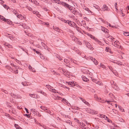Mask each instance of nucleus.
<instances>
[{
  "mask_svg": "<svg viewBox=\"0 0 129 129\" xmlns=\"http://www.w3.org/2000/svg\"><path fill=\"white\" fill-rule=\"evenodd\" d=\"M55 3H57L58 4H60L61 5V3L63 2H60L59 0H53Z\"/></svg>",
  "mask_w": 129,
  "mask_h": 129,
  "instance_id": "obj_12",
  "label": "nucleus"
},
{
  "mask_svg": "<svg viewBox=\"0 0 129 129\" xmlns=\"http://www.w3.org/2000/svg\"><path fill=\"white\" fill-rule=\"evenodd\" d=\"M47 112L49 114H51V112L50 110H48V111H47Z\"/></svg>",
  "mask_w": 129,
  "mask_h": 129,
  "instance_id": "obj_57",
  "label": "nucleus"
},
{
  "mask_svg": "<svg viewBox=\"0 0 129 129\" xmlns=\"http://www.w3.org/2000/svg\"><path fill=\"white\" fill-rule=\"evenodd\" d=\"M62 101L63 102H64L67 104H68V101L64 99H62Z\"/></svg>",
  "mask_w": 129,
  "mask_h": 129,
  "instance_id": "obj_38",
  "label": "nucleus"
},
{
  "mask_svg": "<svg viewBox=\"0 0 129 129\" xmlns=\"http://www.w3.org/2000/svg\"><path fill=\"white\" fill-rule=\"evenodd\" d=\"M18 13L16 15L17 17L19 19H22V15L21 14H18Z\"/></svg>",
  "mask_w": 129,
  "mask_h": 129,
  "instance_id": "obj_21",
  "label": "nucleus"
},
{
  "mask_svg": "<svg viewBox=\"0 0 129 129\" xmlns=\"http://www.w3.org/2000/svg\"><path fill=\"white\" fill-rule=\"evenodd\" d=\"M94 63L96 65L98 63V62L95 59V60H94L93 61Z\"/></svg>",
  "mask_w": 129,
  "mask_h": 129,
  "instance_id": "obj_34",
  "label": "nucleus"
},
{
  "mask_svg": "<svg viewBox=\"0 0 129 129\" xmlns=\"http://www.w3.org/2000/svg\"><path fill=\"white\" fill-rule=\"evenodd\" d=\"M103 7L105 10H107L108 11V7L106 6V5H104L103 6Z\"/></svg>",
  "mask_w": 129,
  "mask_h": 129,
  "instance_id": "obj_23",
  "label": "nucleus"
},
{
  "mask_svg": "<svg viewBox=\"0 0 129 129\" xmlns=\"http://www.w3.org/2000/svg\"><path fill=\"white\" fill-rule=\"evenodd\" d=\"M71 61H72V62H73L74 63H75V64H77V61L71 59Z\"/></svg>",
  "mask_w": 129,
  "mask_h": 129,
  "instance_id": "obj_28",
  "label": "nucleus"
},
{
  "mask_svg": "<svg viewBox=\"0 0 129 129\" xmlns=\"http://www.w3.org/2000/svg\"><path fill=\"white\" fill-rule=\"evenodd\" d=\"M85 9L86 10L88 11V12H89V11L91 12V11L89 10V9L88 8H85Z\"/></svg>",
  "mask_w": 129,
  "mask_h": 129,
  "instance_id": "obj_59",
  "label": "nucleus"
},
{
  "mask_svg": "<svg viewBox=\"0 0 129 129\" xmlns=\"http://www.w3.org/2000/svg\"><path fill=\"white\" fill-rule=\"evenodd\" d=\"M84 77L86 78V77L84 76H82V79L83 80V81L86 82H88L89 80L87 78H86L85 80L84 79Z\"/></svg>",
  "mask_w": 129,
  "mask_h": 129,
  "instance_id": "obj_16",
  "label": "nucleus"
},
{
  "mask_svg": "<svg viewBox=\"0 0 129 129\" xmlns=\"http://www.w3.org/2000/svg\"><path fill=\"white\" fill-rule=\"evenodd\" d=\"M33 3L34 4H35V5H36L38 6L39 5V3L37 2V1H36V0H35V2H33Z\"/></svg>",
  "mask_w": 129,
  "mask_h": 129,
  "instance_id": "obj_25",
  "label": "nucleus"
},
{
  "mask_svg": "<svg viewBox=\"0 0 129 129\" xmlns=\"http://www.w3.org/2000/svg\"><path fill=\"white\" fill-rule=\"evenodd\" d=\"M110 48L109 47H106L105 49V51L107 52H110Z\"/></svg>",
  "mask_w": 129,
  "mask_h": 129,
  "instance_id": "obj_24",
  "label": "nucleus"
},
{
  "mask_svg": "<svg viewBox=\"0 0 129 129\" xmlns=\"http://www.w3.org/2000/svg\"><path fill=\"white\" fill-rule=\"evenodd\" d=\"M84 103H85L86 105H88V104H89V103L88 102H86L85 100H84L82 98H80Z\"/></svg>",
  "mask_w": 129,
  "mask_h": 129,
  "instance_id": "obj_15",
  "label": "nucleus"
},
{
  "mask_svg": "<svg viewBox=\"0 0 129 129\" xmlns=\"http://www.w3.org/2000/svg\"><path fill=\"white\" fill-rule=\"evenodd\" d=\"M2 90L3 91H4L5 93H8V92L6 90H4L3 89Z\"/></svg>",
  "mask_w": 129,
  "mask_h": 129,
  "instance_id": "obj_56",
  "label": "nucleus"
},
{
  "mask_svg": "<svg viewBox=\"0 0 129 129\" xmlns=\"http://www.w3.org/2000/svg\"><path fill=\"white\" fill-rule=\"evenodd\" d=\"M14 126L17 129H18L19 128V126L17 124H15L14 125Z\"/></svg>",
  "mask_w": 129,
  "mask_h": 129,
  "instance_id": "obj_41",
  "label": "nucleus"
},
{
  "mask_svg": "<svg viewBox=\"0 0 129 129\" xmlns=\"http://www.w3.org/2000/svg\"><path fill=\"white\" fill-rule=\"evenodd\" d=\"M109 25L110 27H111L112 28H114L115 26H112L110 24H109Z\"/></svg>",
  "mask_w": 129,
  "mask_h": 129,
  "instance_id": "obj_60",
  "label": "nucleus"
},
{
  "mask_svg": "<svg viewBox=\"0 0 129 129\" xmlns=\"http://www.w3.org/2000/svg\"><path fill=\"white\" fill-rule=\"evenodd\" d=\"M93 7H95V8L96 9H99V7L97 5H94L93 6Z\"/></svg>",
  "mask_w": 129,
  "mask_h": 129,
  "instance_id": "obj_33",
  "label": "nucleus"
},
{
  "mask_svg": "<svg viewBox=\"0 0 129 129\" xmlns=\"http://www.w3.org/2000/svg\"><path fill=\"white\" fill-rule=\"evenodd\" d=\"M112 87H113L114 89L116 90H118L119 89V88L117 86V85H116L114 86H112Z\"/></svg>",
  "mask_w": 129,
  "mask_h": 129,
  "instance_id": "obj_14",
  "label": "nucleus"
},
{
  "mask_svg": "<svg viewBox=\"0 0 129 129\" xmlns=\"http://www.w3.org/2000/svg\"><path fill=\"white\" fill-rule=\"evenodd\" d=\"M81 28H79V27H77L76 28V30L79 32H81L80 31V29Z\"/></svg>",
  "mask_w": 129,
  "mask_h": 129,
  "instance_id": "obj_37",
  "label": "nucleus"
},
{
  "mask_svg": "<svg viewBox=\"0 0 129 129\" xmlns=\"http://www.w3.org/2000/svg\"><path fill=\"white\" fill-rule=\"evenodd\" d=\"M68 84L71 85V86L72 87H73V86H75V84L74 82H68Z\"/></svg>",
  "mask_w": 129,
  "mask_h": 129,
  "instance_id": "obj_8",
  "label": "nucleus"
},
{
  "mask_svg": "<svg viewBox=\"0 0 129 129\" xmlns=\"http://www.w3.org/2000/svg\"><path fill=\"white\" fill-rule=\"evenodd\" d=\"M35 122L36 123H37L40 126H42L40 124V123H39L37 121H36L35 120Z\"/></svg>",
  "mask_w": 129,
  "mask_h": 129,
  "instance_id": "obj_42",
  "label": "nucleus"
},
{
  "mask_svg": "<svg viewBox=\"0 0 129 129\" xmlns=\"http://www.w3.org/2000/svg\"><path fill=\"white\" fill-rule=\"evenodd\" d=\"M30 96L32 98H39V96L37 94H29Z\"/></svg>",
  "mask_w": 129,
  "mask_h": 129,
  "instance_id": "obj_4",
  "label": "nucleus"
},
{
  "mask_svg": "<svg viewBox=\"0 0 129 129\" xmlns=\"http://www.w3.org/2000/svg\"><path fill=\"white\" fill-rule=\"evenodd\" d=\"M87 35L89 36L91 38H93V37H94L93 36H92V35L88 33Z\"/></svg>",
  "mask_w": 129,
  "mask_h": 129,
  "instance_id": "obj_32",
  "label": "nucleus"
},
{
  "mask_svg": "<svg viewBox=\"0 0 129 129\" xmlns=\"http://www.w3.org/2000/svg\"><path fill=\"white\" fill-rule=\"evenodd\" d=\"M105 102H107V103H108V104H110V102H111V101H107V100L105 101Z\"/></svg>",
  "mask_w": 129,
  "mask_h": 129,
  "instance_id": "obj_58",
  "label": "nucleus"
},
{
  "mask_svg": "<svg viewBox=\"0 0 129 129\" xmlns=\"http://www.w3.org/2000/svg\"><path fill=\"white\" fill-rule=\"evenodd\" d=\"M115 9L117 10V3H115Z\"/></svg>",
  "mask_w": 129,
  "mask_h": 129,
  "instance_id": "obj_47",
  "label": "nucleus"
},
{
  "mask_svg": "<svg viewBox=\"0 0 129 129\" xmlns=\"http://www.w3.org/2000/svg\"><path fill=\"white\" fill-rule=\"evenodd\" d=\"M0 2H1L0 3L2 4H3L4 3V2L2 1V0H0Z\"/></svg>",
  "mask_w": 129,
  "mask_h": 129,
  "instance_id": "obj_63",
  "label": "nucleus"
},
{
  "mask_svg": "<svg viewBox=\"0 0 129 129\" xmlns=\"http://www.w3.org/2000/svg\"><path fill=\"white\" fill-rule=\"evenodd\" d=\"M41 44L42 46L43 47H44L46 45L45 44L42 42H41Z\"/></svg>",
  "mask_w": 129,
  "mask_h": 129,
  "instance_id": "obj_53",
  "label": "nucleus"
},
{
  "mask_svg": "<svg viewBox=\"0 0 129 129\" xmlns=\"http://www.w3.org/2000/svg\"><path fill=\"white\" fill-rule=\"evenodd\" d=\"M11 40H12L13 39V36L10 34V35H8V36H7Z\"/></svg>",
  "mask_w": 129,
  "mask_h": 129,
  "instance_id": "obj_18",
  "label": "nucleus"
},
{
  "mask_svg": "<svg viewBox=\"0 0 129 129\" xmlns=\"http://www.w3.org/2000/svg\"><path fill=\"white\" fill-rule=\"evenodd\" d=\"M93 40H94L96 42L97 41V40H98L97 39L95 38L94 37H93Z\"/></svg>",
  "mask_w": 129,
  "mask_h": 129,
  "instance_id": "obj_55",
  "label": "nucleus"
},
{
  "mask_svg": "<svg viewBox=\"0 0 129 129\" xmlns=\"http://www.w3.org/2000/svg\"><path fill=\"white\" fill-rule=\"evenodd\" d=\"M26 7L30 11H31L32 10V9L30 7H29L28 6H26Z\"/></svg>",
  "mask_w": 129,
  "mask_h": 129,
  "instance_id": "obj_36",
  "label": "nucleus"
},
{
  "mask_svg": "<svg viewBox=\"0 0 129 129\" xmlns=\"http://www.w3.org/2000/svg\"><path fill=\"white\" fill-rule=\"evenodd\" d=\"M123 34L126 36H129V32H125L123 33Z\"/></svg>",
  "mask_w": 129,
  "mask_h": 129,
  "instance_id": "obj_29",
  "label": "nucleus"
},
{
  "mask_svg": "<svg viewBox=\"0 0 129 129\" xmlns=\"http://www.w3.org/2000/svg\"><path fill=\"white\" fill-rule=\"evenodd\" d=\"M99 115L100 117L101 118H105L106 115H103V114H99Z\"/></svg>",
  "mask_w": 129,
  "mask_h": 129,
  "instance_id": "obj_19",
  "label": "nucleus"
},
{
  "mask_svg": "<svg viewBox=\"0 0 129 129\" xmlns=\"http://www.w3.org/2000/svg\"><path fill=\"white\" fill-rule=\"evenodd\" d=\"M96 42L100 45H101L102 44L101 42L98 40H97V41Z\"/></svg>",
  "mask_w": 129,
  "mask_h": 129,
  "instance_id": "obj_40",
  "label": "nucleus"
},
{
  "mask_svg": "<svg viewBox=\"0 0 129 129\" xmlns=\"http://www.w3.org/2000/svg\"><path fill=\"white\" fill-rule=\"evenodd\" d=\"M50 91H51L52 92L54 93H58V92L57 91H56V90L55 89H51V88H50Z\"/></svg>",
  "mask_w": 129,
  "mask_h": 129,
  "instance_id": "obj_10",
  "label": "nucleus"
},
{
  "mask_svg": "<svg viewBox=\"0 0 129 129\" xmlns=\"http://www.w3.org/2000/svg\"><path fill=\"white\" fill-rule=\"evenodd\" d=\"M61 5H63L66 8H68L72 12L73 14H74V13H75V12L74 11L73 9V7L67 4L66 3L64 2H62L61 3Z\"/></svg>",
  "mask_w": 129,
  "mask_h": 129,
  "instance_id": "obj_1",
  "label": "nucleus"
},
{
  "mask_svg": "<svg viewBox=\"0 0 129 129\" xmlns=\"http://www.w3.org/2000/svg\"><path fill=\"white\" fill-rule=\"evenodd\" d=\"M41 108L42 109L44 110L45 111L46 110H47V109H46V108L43 106H41Z\"/></svg>",
  "mask_w": 129,
  "mask_h": 129,
  "instance_id": "obj_30",
  "label": "nucleus"
},
{
  "mask_svg": "<svg viewBox=\"0 0 129 129\" xmlns=\"http://www.w3.org/2000/svg\"><path fill=\"white\" fill-rule=\"evenodd\" d=\"M84 19L85 20H86V21H89V19L87 18L86 17H85L84 18Z\"/></svg>",
  "mask_w": 129,
  "mask_h": 129,
  "instance_id": "obj_52",
  "label": "nucleus"
},
{
  "mask_svg": "<svg viewBox=\"0 0 129 129\" xmlns=\"http://www.w3.org/2000/svg\"><path fill=\"white\" fill-rule=\"evenodd\" d=\"M100 66L101 67H102L103 68L105 69V68H106L105 66L103 63H101V64H100Z\"/></svg>",
  "mask_w": 129,
  "mask_h": 129,
  "instance_id": "obj_31",
  "label": "nucleus"
},
{
  "mask_svg": "<svg viewBox=\"0 0 129 129\" xmlns=\"http://www.w3.org/2000/svg\"><path fill=\"white\" fill-rule=\"evenodd\" d=\"M119 42L118 41H116L114 42V44H117V43H118Z\"/></svg>",
  "mask_w": 129,
  "mask_h": 129,
  "instance_id": "obj_64",
  "label": "nucleus"
},
{
  "mask_svg": "<svg viewBox=\"0 0 129 129\" xmlns=\"http://www.w3.org/2000/svg\"><path fill=\"white\" fill-rule=\"evenodd\" d=\"M43 9L44 10V11H48V10L47 8H43Z\"/></svg>",
  "mask_w": 129,
  "mask_h": 129,
  "instance_id": "obj_51",
  "label": "nucleus"
},
{
  "mask_svg": "<svg viewBox=\"0 0 129 129\" xmlns=\"http://www.w3.org/2000/svg\"><path fill=\"white\" fill-rule=\"evenodd\" d=\"M25 110H26V113H29V112H28V109L26 108H25Z\"/></svg>",
  "mask_w": 129,
  "mask_h": 129,
  "instance_id": "obj_61",
  "label": "nucleus"
},
{
  "mask_svg": "<svg viewBox=\"0 0 129 129\" xmlns=\"http://www.w3.org/2000/svg\"><path fill=\"white\" fill-rule=\"evenodd\" d=\"M76 121V122L79 123V124H81V122H80L79 120H78V119L76 118H75L74 119Z\"/></svg>",
  "mask_w": 129,
  "mask_h": 129,
  "instance_id": "obj_27",
  "label": "nucleus"
},
{
  "mask_svg": "<svg viewBox=\"0 0 129 129\" xmlns=\"http://www.w3.org/2000/svg\"><path fill=\"white\" fill-rule=\"evenodd\" d=\"M1 19L2 21H4L5 22L6 21V20H7V19H6L4 17L2 16V17L0 18Z\"/></svg>",
  "mask_w": 129,
  "mask_h": 129,
  "instance_id": "obj_17",
  "label": "nucleus"
},
{
  "mask_svg": "<svg viewBox=\"0 0 129 129\" xmlns=\"http://www.w3.org/2000/svg\"><path fill=\"white\" fill-rule=\"evenodd\" d=\"M85 44L86 46L90 50H92L93 49L89 43L88 42H86Z\"/></svg>",
  "mask_w": 129,
  "mask_h": 129,
  "instance_id": "obj_3",
  "label": "nucleus"
},
{
  "mask_svg": "<svg viewBox=\"0 0 129 129\" xmlns=\"http://www.w3.org/2000/svg\"><path fill=\"white\" fill-rule=\"evenodd\" d=\"M73 23H74V22L68 20L67 23L70 26L72 27L73 25Z\"/></svg>",
  "mask_w": 129,
  "mask_h": 129,
  "instance_id": "obj_7",
  "label": "nucleus"
},
{
  "mask_svg": "<svg viewBox=\"0 0 129 129\" xmlns=\"http://www.w3.org/2000/svg\"><path fill=\"white\" fill-rule=\"evenodd\" d=\"M90 58L92 61H93L94 60H95V59L94 58H93L92 57H90Z\"/></svg>",
  "mask_w": 129,
  "mask_h": 129,
  "instance_id": "obj_49",
  "label": "nucleus"
},
{
  "mask_svg": "<svg viewBox=\"0 0 129 129\" xmlns=\"http://www.w3.org/2000/svg\"><path fill=\"white\" fill-rule=\"evenodd\" d=\"M65 73V74H64V75L66 76H67V75H68L69 74L68 71H67V72Z\"/></svg>",
  "mask_w": 129,
  "mask_h": 129,
  "instance_id": "obj_46",
  "label": "nucleus"
},
{
  "mask_svg": "<svg viewBox=\"0 0 129 129\" xmlns=\"http://www.w3.org/2000/svg\"><path fill=\"white\" fill-rule=\"evenodd\" d=\"M31 111L35 115H37V113H39V112H37L35 109H31Z\"/></svg>",
  "mask_w": 129,
  "mask_h": 129,
  "instance_id": "obj_5",
  "label": "nucleus"
},
{
  "mask_svg": "<svg viewBox=\"0 0 129 129\" xmlns=\"http://www.w3.org/2000/svg\"><path fill=\"white\" fill-rule=\"evenodd\" d=\"M110 83L111 85L112 86H114L116 85V83L114 82V81L113 80H111L110 81Z\"/></svg>",
  "mask_w": 129,
  "mask_h": 129,
  "instance_id": "obj_11",
  "label": "nucleus"
},
{
  "mask_svg": "<svg viewBox=\"0 0 129 129\" xmlns=\"http://www.w3.org/2000/svg\"><path fill=\"white\" fill-rule=\"evenodd\" d=\"M53 29L55 30L56 31H58V32H59L60 31V29L58 27H53Z\"/></svg>",
  "mask_w": 129,
  "mask_h": 129,
  "instance_id": "obj_9",
  "label": "nucleus"
},
{
  "mask_svg": "<svg viewBox=\"0 0 129 129\" xmlns=\"http://www.w3.org/2000/svg\"><path fill=\"white\" fill-rule=\"evenodd\" d=\"M44 47V49H46L47 50H48V51H49V49H48V47L47 46H46V45H45Z\"/></svg>",
  "mask_w": 129,
  "mask_h": 129,
  "instance_id": "obj_43",
  "label": "nucleus"
},
{
  "mask_svg": "<svg viewBox=\"0 0 129 129\" xmlns=\"http://www.w3.org/2000/svg\"><path fill=\"white\" fill-rule=\"evenodd\" d=\"M18 47H19V48H21V49H22V50H23V51H25V49H24L21 46H18Z\"/></svg>",
  "mask_w": 129,
  "mask_h": 129,
  "instance_id": "obj_62",
  "label": "nucleus"
},
{
  "mask_svg": "<svg viewBox=\"0 0 129 129\" xmlns=\"http://www.w3.org/2000/svg\"><path fill=\"white\" fill-rule=\"evenodd\" d=\"M37 91L38 92H40L41 93H42V94H43V93H44V92H43L42 90H37Z\"/></svg>",
  "mask_w": 129,
  "mask_h": 129,
  "instance_id": "obj_44",
  "label": "nucleus"
},
{
  "mask_svg": "<svg viewBox=\"0 0 129 129\" xmlns=\"http://www.w3.org/2000/svg\"><path fill=\"white\" fill-rule=\"evenodd\" d=\"M62 72L63 73H66L67 72V71L66 70L64 69H62Z\"/></svg>",
  "mask_w": 129,
  "mask_h": 129,
  "instance_id": "obj_45",
  "label": "nucleus"
},
{
  "mask_svg": "<svg viewBox=\"0 0 129 129\" xmlns=\"http://www.w3.org/2000/svg\"><path fill=\"white\" fill-rule=\"evenodd\" d=\"M60 19L63 22L64 21H65V20L63 18H61Z\"/></svg>",
  "mask_w": 129,
  "mask_h": 129,
  "instance_id": "obj_48",
  "label": "nucleus"
},
{
  "mask_svg": "<svg viewBox=\"0 0 129 129\" xmlns=\"http://www.w3.org/2000/svg\"><path fill=\"white\" fill-rule=\"evenodd\" d=\"M112 110L114 113H116L117 112V111L116 110L114 109H113Z\"/></svg>",
  "mask_w": 129,
  "mask_h": 129,
  "instance_id": "obj_54",
  "label": "nucleus"
},
{
  "mask_svg": "<svg viewBox=\"0 0 129 129\" xmlns=\"http://www.w3.org/2000/svg\"><path fill=\"white\" fill-rule=\"evenodd\" d=\"M6 22H7L8 24L9 25H11L12 24V22L11 21H10L9 19H7V20H6Z\"/></svg>",
  "mask_w": 129,
  "mask_h": 129,
  "instance_id": "obj_20",
  "label": "nucleus"
},
{
  "mask_svg": "<svg viewBox=\"0 0 129 129\" xmlns=\"http://www.w3.org/2000/svg\"><path fill=\"white\" fill-rule=\"evenodd\" d=\"M24 115L26 116V117H28V118H31V116H30V115H29L27 114H24Z\"/></svg>",
  "mask_w": 129,
  "mask_h": 129,
  "instance_id": "obj_35",
  "label": "nucleus"
},
{
  "mask_svg": "<svg viewBox=\"0 0 129 129\" xmlns=\"http://www.w3.org/2000/svg\"><path fill=\"white\" fill-rule=\"evenodd\" d=\"M112 45H113L115 47H117L118 48H120L121 46H119L118 44H112Z\"/></svg>",
  "mask_w": 129,
  "mask_h": 129,
  "instance_id": "obj_22",
  "label": "nucleus"
},
{
  "mask_svg": "<svg viewBox=\"0 0 129 129\" xmlns=\"http://www.w3.org/2000/svg\"><path fill=\"white\" fill-rule=\"evenodd\" d=\"M119 107V109H120L121 110H122V111H123V112L124 111V109H122V107L120 106V107Z\"/></svg>",
  "mask_w": 129,
  "mask_h": 129,
  "instance_id": "obj_50",
  "label": "nucleus"
},
{
  "mask_svg": "<svg viewBox=\"0 0 129 129\" xmlns=\"http://www.w3.org/2000/svg\"><path fill=\"white\" fill-rule=\"evenodd\" d=\"M73 23V25L72 27H73L74 28H76L78 27L77 25L74 22Z\"/></svg>",
  "mask_w": 129,
  "mask_h": 129,
  "instance_id": "obj_26",
  "label": "nucleus"
},
{
  "mask_svg": "<svg viewBox=\"0 0 129 129\" xmlns=\"http://www.w3.org/2000/svg\"><path fill=\"white\" fill-rule=\"evenodd\" d=\"M11 95L15 99H20L21 98V96L18 94H14L13 93H11Z\"/></svg>",
  "mask_w": 129,
  "mask_h": 129,
  "instance_id": "obj_2",
  "label": "nucleus"
},
{
  "mask_svg": "<svg viewBox=\"0 0 129 129\" xmlns=\"http://www.w3.org/2000/svg\"><path fill=\"white\" fill-rule=\"evenodd\" d=\"M96 42L100 45H101L102 44L101 42L98 40H97V41Z\"/></svg>",
  "mask_w": 129,
  "mask_h": 129,
  "instance_id": "obj_39",
  "label": "nucleus"
},
{
  "mask_svg": "<svg viewBox=\"0 0 129 129\" xmlns=\"http://www.w3.org/2000/svg\"><path fill=\"white\" fill-rule=\"evenodd\" d=\"M64 61L65 63L67 64H70V61L67 59H64Z\"/></svg>",
  "mask_w": 129,
  "mask_h": 129,
  "instance_id": "obj_13",
  "label": "nucleus"
},
{
  "mask_svg": "<svg viewBox=\"0 0 129 129\" xmlns=\"http://www.w3.org/2000/svg\"><path fill=\"white\" fill-rule=\"evenodd\" d=\"M101 27V30L103 31L105 33H108V30L107 28H105L104 27Z\"/></svg>",
  "mask_w": 129,
  "mask_h": 129,
  "instance_id": "obj_6",
  "label": "nucleus"
}]
</instances>
